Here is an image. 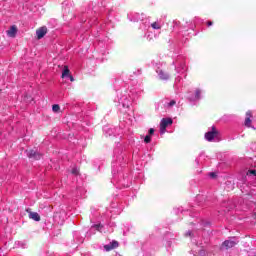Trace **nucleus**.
<instances>
[{
	"label": "nucleus",
	"mask_w": 256,
	"mask_h": 256,
	"mask_svg": "<svg viewBox=\"0 0 256 256\" xmlns=\"http://www.w3.org/2000/svg\"><path fill=\"white\" fill-rule=\"evenodd\" d=\"M169 125H173V120L171 118H164L161 120L160 122V133L161 135H163L167 129V127H169Z\"/></svg>",
	"instance_id": "nucleus-1"
},
{
	"label": "nucleus",
	"mask_w": 256,
	"mask_h": 256,
	"mask_svg": "<svg viewBox=\"0 0 256 256\" xmlns=\"http://www.w3.org/2000/svg\"><path fill=\"white\" fill-rule=\"evenodd\" d=\"M218 135L219 131H217L215 127H212V131H209L205 134V139L206 141H214L215 139H217Z\"/></svg>",
	"instance_id": "nucleus-2"
},
{
	"label": "nucleus",
	"mask_w": 256,
	"mask_h": 256,
	"mask_svg": "<svg viewBox=\"0 0 256 256\" xmlns=\"http://www.w3.org/2000/svg\"><path fill=\"white\" fill-rule=\"evenodd\" d=\"M236 243H238V241H236L235 238L226 240L222 244V249H231V247H235Z\"/></svg>",
	"instance_id": "nucleus-3"
},
{
	"label": "nucleus",
	"mask_w": 256,
	"mask_h": 256,
	"mask_svg": "<svg viewBox=\"0 0 256 256\" xmlns=\"http://www.w3.org/2000/svg\"><path fill=\"white\" fill-rule=\"evenodd\" d=\"M37 39H43L44 35H47V27H41L36 31Z\"/></svg>",
	"instance_id": "nucleus-4"
},
{
	"label": "nucleus",
	"mask_w": 256,
	"mask_h": 256,
	"mask_svg": "<svg viewBox=\"0 0 256 256\" xmlns=\"http://www.w3.org/2000/svg\"><path fill=\"white\" fill-rule=\"evenodd\" d=\"M8 37L15 38L17 35V26H11L9 30H7Z\"/></svg>",
	"instance_id": "nucleus-5"
},
{
	"label": "nucleus",
	"mask_w": 256,
	"mask_h": 256,
	"mask_svg": "<svg viewBox=\"0 0 256 256\" xmlns=\"http://www.w3.org/2000/svg\"><path fill=\"white\" fill-rule=\"evenodd\" d=\"M29 219L33 221H41V216L37 212H29Z\"/></svg>",
	"instance_id": "nucleus-6"
},
{
	"label": "nucleus",
	"mask_w": 256,
	"mask_h": 256,
	"mask_svg": "<svg viewBox=\"0 0 256 256\" xmlns=\"http://www.w3.org/2000/svg\"><path fill=\"white\" fill-rule=\"evenodd\" d=\"M28 157L34 158V159H41V155L37 154L35 150H29L27 152Z\"/></svg>",
	"instance_id": "nucleus-7"
},
{
	"label": "nucleus",
	"mask_w": 256,
	"mask_h": 256,
	"mask_svg": "<svg viewBox=\"0 0 256 256\" xmlns=\"http://www.w3.org/2000/svg\"><path fill=\"white\" fill-rule=\"evenodd\" d=\"M251 117H252L251 111H248L246 113V119H245V126L246 127H251Z\"/></svg>",
	"instance_id": "nucleus-8"
},
{
	"label": "nucleus",
	"mask_w": 256,
	"mask_h": 256,
	"mask_svg": "<svg viewBox=\"0 0 256 256\" xmlns=\"http://www.w3.org/2000/svg\"><path fill=\"white\" fill-rule=\"evenodd\" d=\"M158 75L162 81H167V79H169V74L165 73L163 70L158 71Z\"/></svg>",
	"instance_id": "nucleus-9"
},
{
	"label": "nucleus",
	"mask_w": 256,
	"mask_h": 256,
	"mask_svg": "<svg viewBox=\"0 0 256 256\" xmlns=\"http://www.w3.org/2000/svg\"><path fill=\"white\" fill-rule=\"evenodd\" d=\"M71 74L69 73V67L64 66V69L62 71V79H65L69 77Z\"/></svg>",
	"instance_id": "nucleus-10"
},
{
	"label": "nucleus",
	"mask_w": 256,
	"mask_h": 256,
	"mask_svg": "<svg viewBox=\"0 0 256 256\" xmlns=\"http://www.w3.org/2000/svg\"><path fill=\"white\" fill-rule=\"evenodd\" d=\"M61 109V107H59V105L58 104H54L53 106H52V111L54 112V113H59V110Z\"/></svg>",
	"instance_id": "nucleus-11"
},
{
	"label": "nucleus",
	"mask_w": 256,
	"mask_h": 256,
	"mask_svg": "<svg viewBox=\"0 0 256 256\" xmlns=\"http://www.w3.org/2000/svg\"><path fill=\"white\" fill-rule=\"evenodd\" d=\"M110 245H111L110 248H112V249H117V247H119V242H117V241H112V242L110 243Z\"/></svg>",
	"instance_id": "nucleus-12"
},
{
	"label": "nucleus",
	"mask_w": 256,
	"mask_h": 256,
	"mask_svg": "<svg viewBox=\"0 0 256 256\" xmlns=\"http://www.w3.org/2000/svg\"><path fill=\"white\" fill-rule=\"evenodd\" d=\"M152 29H161V25L157 22L151 24Z\"/></svg>",
	"instance_id": "nucleus-13"
},
{
	"label": "nucleus",
	"mask_w": 256,
	"mask_h": 256,
	"mask_svg": "<svg viewBox=\"0 0 256 256\" xmlns=\"http://www.w3.org/2000/svg\"><path fill=\"white\" fill-rule=\"evenodd\" d=\"M144 143H151V135H147V136L144 138Z\"/></svg>",
	"instance_id": "nucleus-14"
},
{
	"label": "nucleus",
	"mask_w": 256,
	"mask_h": 256,
	"mask_svg": "<svg viewBox=\"0 0 256 256\" xmlns=\"http://www.w3.org/2000/svg\"><path fill=\"white\" fill-rule=\"evenodd\" d=\"M72 175H79V169L73 168L72 169Z\"/></svg>",
	"instance_id": "nucleus-15"
},
{
	"label": "nucleus",
	"mask_w": 256,
	"mask_h": 256,
	"mask_svg": "<svg viewBox=\"0 0 256 256\" xmlns=\"http://www.w3.org/2000/svg\"><path fill=\"white\" fill-rule=\"evenodd\" d=\"M247 175H254V177H256V170H249Z\"/></svg>",
	"instance_id": "nucleus-16"
},
{
	"label": "nucleus",
	"mask_w": 256,
	"mask_h": 256,
	"mask_svg": "<svg viewBox=\"0 0 256 256\" xmlns=\"http://www.w3.org/2000/svg\"><path fill=\"white\" fill-rule=\"evenodd\" d=\"M104 249H105L106 251H111V250H113V249L111 248V244L105 245V246H104Z\"/></svg>",
	"instance_id": "nucleus-17"
},
{
	"label": "nucleus",
	"mask_w": 256,
	"mask_h": 256,
	"mask_svg": "<svg viewBox=\"0 0 256 256\" xmlns=\"http://www.w3.org/2000/svg\"><path fill=\"white\" fill-rule=\"evenodd\" d=\"M200 95H201V91L200 90H196L195 99H200Z\"/></svg>",
	"instance_id": "nucleus-18"
},
{
	"label": "nucleus",
	"mask_w": 256,
	"mask_h": 256,
	"mask_svg": "<svg viewBox=\"0 0 256 256\" xmlns=\"http://www.w3.org/2000/svg\"><path fill=\"white\" fill-rule=\"evenodd\" d=\"M153 133H155V129L150 128V129H149V135L151 136V135H153Z\"/></svg>",
	"instance_id": "nucleus-19"
},
{
	"label": "nucleus",
	"mask_w": 256,
	"mask_h": 256,
	"mask_svg": "<svg viewBox=\"0 0 256 256\" xmlns=\"http://www.w3.org/2000/svg\"><path fill=\"white\" fill-rule=\"evenodd\" d=\"M173 105H175V101L174 100L170 101L169 107H173Z\"/></svg>",
	"instance_id": "nucleus-20"
},
{
	"label": "nucleus",
	"mask_w": 256,
	"mask_h": 256,
	"mask_svg": "<svg viewBox=\"0 0 256 256\" xmlns=\"http://www.w3.org/2000/svg\"><path fill=\"white\" fill-rule=\"evenodd\" d=\"M68 77H69L70 81H72V82L75 81V79L73 78V76L70 75V76H68Z\"/></svg>",
	"instance_id": "nucleus-21"
},
{
	"label": "nucleus",
	"mask_w": 256,
	"mask_h": 256,
	"mask_svg": "<svg viewBox=\"0 0 256 256\" xmlns=\"http://www.w3.org/2000/svg\"><path fill=\"white\" fill-rule=\"evenodd\" d=\"M213 25V22H208V27H211Z\"/></svg>",
	"instance_id": "nucleus-22"
},
{
	"label": "nucleus",
	"mask_w": 256,
	"mask_h": 256,
	"mask_svg": "<svg viewBox=\"0 0 256 256\" xmlns=\"http://www.w3.org/2000/svg\"><path fill=\"white\" fill-rule=\"evenodd\" d=\"M210 177H215V173H210Z\"/></svg>",
	"instance_id": "nucleus-23"
},
{
	"label": "nucleus",
	"mask_w": 256,
	"mask_h": 256,
	"mask_svg": "<svg viewBox=\"0 0 256 256\" xmlns=\"http://www.w3.org/2000/svg\"><path fill=\"white\" fill-rule=\"evenodd\" d=\"M99 227H101V226H99V225H96V228L98 229V231H99Z\"/></svg>",
	"instance_id": "nucleus-24"
},
{
	"label": "nucleus",
	"mask_w": 256,
	"mask_h": 256,
	"mask_svg": "<svg viewBox=\"0 0 256 256\" xmlns=\"http://www.w3.org/2000/svg\"><path fill=\"white\" fill-rule=\"evenodd\" d=\"M187 235L191 236V232H187Z\"/></svg>",
	"instance_id": "nucleus-25"
}]
</instances>
